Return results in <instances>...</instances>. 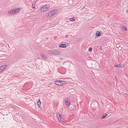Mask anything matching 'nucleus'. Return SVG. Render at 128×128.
<instances>
[{
    "label": "nucleus",
    "mask_w": 128,
    "mask_h": 128,
    "mask_svg": "<svg viewBox=\"0 0 128 128\" xmlns=\"http://www.w3.org/2000/svg\"><path fill=\"white\" fill-rule=\"evenodd\" d=\"M48 8L47 5H45L41 8L40 10L42 12H44L47 10Z\"/></svg>",
    "instance_id": "7ed1b4c3"
},
{
    "label": "nucleus",
    "mask_w": 128,
    "mask_h": 128,
    "mask_svg": "<svg viewBox=\"0 0 128 128\" xmlns=\"http://www.w3.org/2000/svg\"><path fill=\"white\" fill-rule=\"evenodd\" d=\"M88 50L89 51H90V52H91L92 51V48H89V49H88Z\"/></svg>",
    "instance_id": "aec40b11"
},
{
    "label": "nucleus",
    "mask_w": 128,
    "mask_h": 128,
    "mask_svg": "<svg viewBox=\"0 0 128 128\" xmlns=\"http://www.w3.org/2000/svg\"><path fill=\"white\" fill-rule=\"evenodd\" d=\"M7 65L3 66L0 68V72L3 71L7 67Z\"/></svg>",
    "instance_id": "39448f33"
},
{
    "label": "nucleus",
    "mask_w": 128,
    "mask_h": 128,
    "mask_svg": "<svg viewBox=\"0 0 128 128\" xmlns=\"http://www.w3.org/2000/svg\"><path fill=\"white\" fill-rule=\"evenodd\" d=\"M64 102L65 104H70L71 102L68 99H66L65 100Z\"/></svg>",
    "instance_id": "9d476101"
},
{
    "label": "nucleus",
    "mask_w": 128,
    "mask_h": 128,
    "mask_svg": "<svg viewBox=\"0 0 128 128\" xmlns=\"http://www.w3.org/2000/svg\"><path fill=\"white\" fill-rule=\"evenodd\" d=\"M100 32L98 31L96 32V36H100Z\"/></svg>",
    "instance_id": "ddd939ff"
},
{
    "label": "nucleus",
    "mask_w": 128,
    "mask_h": 128,
    "mask_svg": "<svg viewBox=\"0 0 128 128\" xmlns=\"http://www.w3.org/2000/svg\"><path fill=\"white\" fill-rule=\"evenodd\" d=\"M41 56L43 59L45 60L46 59V57L43 54H41Z\"/></svg>",
    "instance_id": "9b49d317"
},
{
    "label": "nucleus",
    "mask_w": 128,
    "mask_h": 128,
    "mask_svg": "<svg viewBox=\"0 0 128 128\" xmlns=\"http://www.w3.org/2000/svg\"><path fill=\"white\" fill-rule=\"evenodd\" d=\"M126 13L128 14V9L126 10Z\"/></svg>",
    "instance_id": "5701e85b"
},
{
    "label": "nucleus",
    "mask_w": 128,
    "mask_h": 128,
    "mask_svg": "<svg viewBox=\"0 0 128 128\" xmlns=\"http://www.w3.org/2000/svg\"><path fill=\"white\" fill-rule=\"evenodd\" d=\"M59 47L60 48H65L66 47V46L65 44H60V45Z\"/></svg>",
    "instance_id": "1a4fd4ad"
},
{
    "label": "nucleus",
    "mask_w": 128,
    "mask_h": 128,
    "mask_svg": "<svg viewBox=\"0 0 128 128\" xmlns=\"http://www.w3.org/2000/svg\"><path fill=\"white\" fill-rule=\"evenodd\" d=\"M123 29L125 30V31H126L127 30V29L125 27H123Z\"/></svg>",
    "instance_id": "412c9836"
},
{
    "label": "nucleus",
    "mask_w": 128,
    "mask_h": 128,
    "mask_svg": "<svg viewBox=\"0 0 128 128\" xmlns=\"http://www.w3.org/2000/svg\"><path fill=\"white\" fill-rule=\"evenodd\" d=\"M105 115H103L101 117V118H105V117L107 115V114H105Z\"/></svg>",
    "instance_id": "2eb2a0df"
},
{
    "label": "nucleus",
    "mask_w": 128,
    "mask_h": 128,
    "mask_svg": "<svg viewBox=\"0 0 128 128\" xmlns=\"http://www.w3.org/2000/svg\"><path fill=\"white\" fill-rule=\"evenodd\" d=\"M41 104H37L39 108H40L41 107Z\"/></svg>",
    "instance_id": "4be33fe9"
},
{
    "label": "nucleus",
    "mask_w": 128,
    "mask_h": 128,
    "mask_svg": "<svg viewBox=\"0 0 128 128\" xmlns=\"http://www.w3.org/2000/svg\"><path fill=\"white\" fill-rule=\"evenodd\" d=\"M56 114L57 118L59 122L64 126L66 125L65 124L66 120L62 118V116L60 115V113L57 112L56 113Z\"/></svg>",
    "instance_id": "f257e3e1"
},
{
    "label": "nucleus",
    "mask_w": 128,
    "mask_h": 128,
    "mask_svg": "<svg viewBox=\"0 0 128 128\" xmlns=\"http://www.w3.org/2000/svg\"><path fill=\"white\" fill-rule=\"evenodd\" d=\"M54 14H55L53 13V12L52 10L48 12L47 16L48 17H51Z\"/></svg>",
    "instance_id": "20e7f679"
},
{
    "label": "nucleus",
    "mask_w": 128,
    "mask_h": 128,
    "mask_svg": "<svg viewBox=\"0 0 128 128\" xmlns=\"http://www.w3.org/2000/svg\"><path fill=\"white\" fill-rule=\"evenodd\" d=\"M48 53L51 55H55L54 50H48Z\"/></svg>",
    "instance_id": "423d86ee"
},
{
    "label": "nucleus",
    "mask_w": 128,
    "mask_h": 128,
    "mask_svg": "<svg viewBox=\"0 0 128 128\" xmlns=\"http://www.w3.org/2000/svg\"><path fill=\"white\" fill-rule=\"evenodd\" d=\"M66 105H67V106H68V107H69L70 105V104H66Z\"/></svg>",
    "instance_id": "b1692460"
},
{
    "label": "nucleus",
    "mask_w": 128,
    "mask_h": 128,
    "mask_svg": "<svg viewBox=\"0 0 128 128\" xmlns=\"http://www.w3.org/2000/svg\"><path fill=\"white\" fill-rule=\"evenodd\" d=\"M32 7L33 9L35 8V5L34 4H32Z\"/></svg>",
    "instance_id": "6ab92c4d"
},
{
    "label": "nucleus",
    "mask_w": 128,
    "mask_h": 128,
    "mask_svg": "<svg viewBox=\"0 0 128 128\" xmlns=\"http://www.w3.org/2000/svg\"><path fill=\"white\" fill-rule=\"evenodd\" d=\"M68 36V35H67L66 36V38H67Z\"/></svg>",
    "instance_id": "393cba45"
},
{
    "label": "nucleus",
    "mask_w": 128,
    "mask_h": 128,
    "mask_svg": "<svg viewBox=\"0 0 128 128\" xmlns=\"http://www.w3.org/2000/svg\"><path fill=\"white\" fill-rule=\"evenodd\" d=\"M61 85L62 84L64 85L66 84V82H65L61 81H60Z\"/></svg>",
    "instance_id": "4468645a"
},
{
    "label": "nucleus",
    "mask_w": 128,
    "mask_h": 128,
    "mask_svg": "<svg viewBox=\"0 0 128 128\" xmlns=\"http://www.w3.org/2000/svg\"><path fill=\"white\" fill-rule=\"evenodd\" d=\"M21 9V8H20L14 9L9 10L8 12V13L11 14L13 15L18 13Z\"/></svg>",
    "instance_id": "f03ea898"
},
{
    "label": "nucleus",
    "mask_w": 128,
    "mask_h": 128,
    "mask_svg": "<svg viewBox=\"0 0 128 128\" xmlns=\"http://www.w3.org/2000/svg\"><path fill=\"white\" fill-rule=\"evenodd\" d=\"M115 66L116 67L123 68L124 67V65L123 64L115 65Z\"/></svg>",
    "instance_id": "6e6552de"
},
{
    "label": "nucleus",
    "mask_w": 128,
    "mask_h": 128,
    "mask_svg": "<svg viewBox=\"0 0 128 128\" xmlns=\"http://www.w3.org/2000/svg\"><path fill=\"white\" fill-rule=\"evenodd\" d=\"M41 102H40V99H39L38 100L37 102V104H41Z\"/></svg>",
    "instance_id": "a211bd4d"
},
{
    "label": "nucleus",
    "mask_w": 128,
    "mask_h": 128,
    "mask_svg": "<svg viewBox=\"0 0 128 128\" xmlns=\"http://www.w3.org/2000/svg\"><path fill=\"white\" fill-rule=\"evenodd\" d=\"M54 84L58 86H61L60 81L59 80H56L54 82Z\"/></svg>",
    "instance_id": "0eeeda50"
},
{
    "label": "nucleus",
    "mask_w": 128,
    "mask_h": 128,
    "mask_svg": "<svg viewBox=\"0 0 128 128\" xmlns=\"http://www.w3.org/2000/svg\"><path fill=\"white\" fill-rule=\"evenodd\" d=\"M52 11L53 12V13L55 14L58 12V11L56 10H52Z\"/></svg>",
    "instance_id": "f3484780"
},
{
    "label": "nucleus",
    "mask_w": 128,
    "mask_h": 128,
    "mask_svg": "<svg viewBox=\"0 0 128 128\" xmlns=\"http://www.w3.org/2000/svg\"><path fill=\"white\" fill-rule=\"evenodd\" d=\"M70 21H74L75 20L74 18H71L70 19Z\"/></svg>",
    "instance_id": "dca6fc26"
},
{
    "label": "nucleus",
    "mask_w": 128,
    "mask_h": 128,
    "mask_svg": "<svg viewBox=\"0 0 128 128\" xmlns=\"http://www.w3.org/2000/svg\"><path fill=\"white\" fill-rule=\"evenodd\" d=\"M55 55H59L60 54V52L58 50H54Z\"/></svg>",
    "instance_id": "f8f14e48"
}]
</instances>
